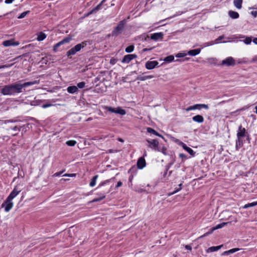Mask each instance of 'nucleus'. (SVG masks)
Listing matches in <instances>:
<instances>
[{"instance_id": "obj_1", "label": "nucleus", "mask_w": 257, "mask_h": 257, "mask_svg": "<svg viewBox=\"0 0 257 257\" xmlns=\"http://www.w3.org/2000/svg\"><path fill=\"white\" fill-rule=\"evenodd\" d=\"M37 83L36 81H32V82H25L23 84L17 82L11 84V86L12 88V91L14 93V95H15L17 93H20L23 92V89L29 86L32 85Z\"/></svg>"}, {"instance_id": "obj_2", "label": "nucleus", "mask_w": 257, "mask_h": 257, "mask_svg": "<svg viewBox=\"0 0 257 257\" xmlns=\"http://www.w3.org/2000/svg\"><path fill=\"white\" fill-rule=\"evenodd\" d=\"M125 21V20H122L120 21L117 25V26L114 28L113 30L111 32L108 36L117 37L119 35L121 34L124 28Z\"/></svg>"}, {"instance_id": "obj_3", "label": "nucleus", "mask_w": 257, "mask_h": 257, "mask_svg": "<svg viewBox=\"0 0 257 257\" xmlns=\"http://www.w3.org/2000/svg\"><path fill=\"white\" fill-rule=\"evenodd\" d=\"M175 142L177 143L178 145L181 146L183 149L187 151L192 157L195 156V152L191 148L188 147L185 143L179 140H176Z\"/></svg>"}, {"instance_id": "obj_4", "label": "nucleus", "mask_w": 257, "mask_h": 257, "mask_svg": "<svg viewBox=\"0 0 257 257\" xmlns=\"http://www.w3.org/2000/svg\"><path fill=\"white\" fill-rule=\"evenodd\" d=\"M105 109L108 111L117 114H119L122 115H123L126 113L125 110L124 109L121 108L119 107H117L115 109V108H112L111 106H106Z\"/></svg>"}, {"instance_id": "obj_5", "label": "nucleus", "mask_w": 257, "mask_h": 257, "mask_svg": "<svg viewBox=\"0 0 257 257\" xmlns=\"http://www.w3.org/2000/svg\"><path fill=\"white\" fill-rule=\"evenodd\" d=\"M146 141L149 144L148 147L150 148L152 150H154L155 151L159 150L158 148L159 147V143L157 140H147Z\"/></svg>"}, {"instance_id": "obj_6", "label": "nucleus", "mask_w": 257, "mask_h": 257, "mask_svg": "<svg viewBox=\"0 0 257 257\" xmlns=\"http://www.w3.org/2000/svg\"><path fill=\"white\" fill-rule=\"evenodd\" d=\"M13 203L12 200L7 198L6 200L2 204V207L5 208V211L6 212H9L13 207Z\"/></svg>"}, {"instance_id": "obj_7", "label": "nucleus", "mask_w": 257, "mask_h": 257, "mask_svg": "<svg viewBox=\"0 0 257 257\" xmlns=\"http://www.w3.org/2000/svg\"><path fill=\"white\" fill-rule=\"evenodd\" d=\"M221 64L223 66H233L235 65V61L233 57H228L222 61Z\"/></svg>"}, {"instance_id": "obj_8", "label": "nucleus", "mask_w": 257, "mask_h": 257, "mask_svg": "<svg viewBox=\"0 0 257 257\" xmlns=\"http://www.w3.org/2000/svg\"><path fill=\"white\" fill-rule=\"evenodd\" d=\"M1 93L4 95H14L11 84L4 86L1 89Z\"/></svg>"}, {"instance_id": "obj_9", "label": "nucleus", "mask_w": 257, "mask_h": 257, "mask_svg": "<svg viewBox=\"0 0 257 257\" xmlns=\"http://www.w3.org/2000/svg\"><path fill=\"white\" fill-rule=\"evenodd\" d=\"M247 134L246 129L244 127H242L241 125L238 126L236 134L237 138H243L246 137Z\"/></svg>"}, {"instance_id": "obj_10", "label": "nucleus", "mask_w": 257, "mask_h": 257, "mask_svg": "<svg viewBox=\"0 0 257 257\" xmlns=\"http://www.w3.org/2000/svg\"><path fill=\"white\" fill-rule=\"evenodd\" d=\"M158 64L157 61H148L146 63L145 67L148 70H152L157 67Z\"/></svg>"}, {"instance_id": "obj_11", "label": "nucleus", "mask_w": 257, "mask_h": 257, "mask_svg": "<svg viewBox=\"0 0 257 257\" xmlns=\"http://www.w3.org/2000/svg\"><path fill=\"white\" fill-rule=\"evenodd\" d=\"M164 33L163 32H158L152 34L150 35L151 39L157 41L159 40H162L164 37Z\"/></svg>"}, {"instance_id": "obj_12", "label": "nucleus", "mask_w": 257, "mask_h": 257, "mask_svg": "<svg viewBox=\"0 0 257 257\" xmlns=\"http://www.w3.org/2000/svg\"><path fill=\"white\" fill-rule=\"evenodd\" d=\"M19 44L20 43L18 41H15L14 39L6 40L3 42V45L5 47L18 46Z\"/></svg>"}, {"instance_id": "obj_13", "label": "nucleus", "mask_w": 257, "mask_h": 257, "mask_svg": "<svg viewBox=\"0 0 257 257\" xmlns=\"http://www.w3.org/2000/svg\"><path fill=\"white\" fill-rule=\"evenodd\" d=\"M106 0H102L101 3L98 4L96 7H95L94 8H93L92 10H91L90 11H89L87 14H85V16L87 17L89 16L91 14H92L93 13H96L98 10L100 9L101 5Z\"/></svg>"}, {"instance_id": "obj_14", "label": "nucleus", "mask_w": 257, "mask_h": 257, "mask_svg": "<svg viewBox=\"0 0 257 257\" xmlns=\"http://www.w3.org/2000/svg\"><path fill=\"white\" fill-rule=\"evenodd\" d=\"M146 165V163L144 157H140L137 161V167L139 169H143Z\"/></svg>"}, {"instance_id": "obj_15", "label": "nucleus", "mask_w": 257, "mask_h": 257, "mask_svg": "<svg viewBox=\"0 0 257 257\" xmlns=\"http://www.w3.org/2000/svg\"><path fill=\"white\" fill-rule=\"evenodd\" d=\"M21 190H18L17 187H15L13 190L11 192L7 197L11 200H13L20 192Z\"/></svg>"}, {"instance_id": "obj_16", "label": "nucleus", "mask_w": 257, "mask_h": 257, "mask_svg": "<svg viewBox=\"0 0 257 257\" xmlns=\"http://www.w3.org/2000/svg\"><path fill=\"white\" fill-rule=\"evenodd\" d=\"M243 138H237V139L235 141L236 150L237 151L239 150V149L243 146Z\"/></svg>"}, {"instance_id": "obj_17", "label": "nucleus", "mask_w": 257, "mask_h": 257, "mask_svg": "<svg viewBox=\"0 0 257 257\" xmlns=\"http://www.w3.org/2000/svg\"><path fill=\"white\" fill-rule=\"evenodd\" d=\"M72 40L71 37L68 36L67 37H65L63 40L59 42L58 43H56V46H58L59 47L60 46L64 44L68 43L71 40Z\"/></svg>"}, {"instance_id": "obj_18", "label": "nucleus", "mask_w": 257, "mask_h": 257, "mask_svg": "<svg viewBox=\"0 0 257 257\" xmlns=\"http://www.w3.org/2000/svg\"><path fill=\"white\" fill-rule=\"evenodd\" d=\"M192 106H193V110H195V109L200 110L202 108H204L205 109H208V108H209L208 105L207 104H196L192 105Z\"/></svg>"}, {"instance_id": "obj_19", "label": "nucleus", "mask_w": 257, "mask_h": 257, "mask_svg": "<svg viewBox=\"0 0 257 257\" xmlns=\"http://www.w3.org/2000/svg\"><path fill=\"white\" fill-rule=\"evenodd\" d=\"M192 120L194 121L198 122V123H202L204 120V118L203 117V116L198 114V115L194 116L192 117Z\"/></svg>"}, {"instance_id": "obj_20", "label": "nucleus", "mask_w": 257, "mask_h": 257, "mask_svg": "<svg viewBox=\"0 0 257 257\" xmlns=\"http://www.w3.org/2000/svg\"><path fill=\"white\" fill-rule=\"evenodd\" d=\"M67 91L70 94H74L78 91V89L76 86H70L67 87Z\"/></svg>"}, {"instance_id": "obj_21", "label": "nucleus", "mask_w": 257, "mask_h": 257, "mask_svg": "<svg viewBox=\"0 0 257 257\" xmlns=\"http://www.w3.org/2000/svg\"><path fill=\"white\" fill-rule=\"evenodd\" d=\"M86 45V42H83L81 43L78 44L76 45H75L73 47V48L75 50V52H76V53H77V52H79V51H80V50L82 48H84Z\"/></svg>"}, {"instance_id": "obj_22", "label": "nucleus", "mask_w": 257, "mask_h": 257, "mask_svg": "<svg viewBox=\"0 0 257 257\" xmlns=\"http://www.w3.org/2000/svg\"><path fill=\"white\" fill-rule=\"evenodd\" d=\"M201 52L200 49H193L188 52V54L190 56H195L198 55Z\"/></svg>"}, {"instance_id": "obj_23", "label": "nucleus", "mask_w": 257, "mask_h": 257, "mask_svg": "<svg viewBox=\"0 0 257 257\" xmlns=\"http://www.w3.org/2000/svg\"><path fill=\"white\" fill-rule=\"evenodd\" d=\"M147 132L150 134H152L156 136H158L164 139V137L162 135L159 134L157 132H156L154 129L151 127H147Z\"/></svg>"}, {"instance_id": "obj_24", "label": "nucleus", "mask_w": 257, "mask_h": 257, "mask_svg": "<svg viewBox=\"0 0 257 257\" xmlns=\"http://www.w3.org/2000/svg\"><path fill=\"white\" fill-rule=\"evenodd\" d=\"M240 249L239 248H232L231 249H229L228 250H226V251H224L223 253H222V255H228L231 253H234L236 251H237L238 250H239Z\"/></svg>"}, {"instance_id": "obj_25", "label": "nucleus", "mask_w": 257, "mask_h": 257, "mask_svg": "<svg viewBox=\"0 0 257 257\" xmlns=\"http://www.w3.org/2000/svg\"><path fill=\"white\" fill-rule=\"evenodd\" d=\"M132 60V57L130 54H127L125 55L122 60L121 62L122 63H129Z\"/></svg>"}, {"instance_id": "obj_26", "label": "nucleus", "mask_w": 257, "mask_h": 257, "mask_svg": "<svg viewBox=\"0 0 257 257\" xmlns=\"http://www.w3.org/2000/svg\"><path fill=\"white\" fill-rule=\"evenodd\" d=\"M153 78V75L141 76L139 75L137 77V80L140 81H145L147 79H152Z\"/></svg>"}, {"instance_id": "obj_27", "label": "nucleus", "mask_w": 257, "mask_h": 257, "mask_svg": "<svg viewBox=\"0 0 257 257\" xmlns=\"http://www.w3.org/2000/svg\"><path fill=\"white\" fill-rule=\"evenodd\" d=\"M228 15L230 18L232 19H237L239 18V14L237 12L232 11H229L228 12Z\"/></svg>"}, {"instance_id": "obj_28", "label": "nucleus", "mask_w": 257, "mask_h": 257, "mask_svg": "<svg viewBox=\"0 0 257 257\" xmlns=\"http://www.w3.org/2000/svg\"><path fill=\"white\" fill-rule=\"evenodd\" d=\"M222 246V245H218V246H216L210 247L207 249V252H212L217 251L219 249H220Z\"/></svg>"}, {"instance_id": "obj_29", "label": "nucleus", "mask_w": 257, "mask_h": 257, "mask_svg": "<svg viewBox=\"0 0 257 257\" xmlns=\"http://www.w3.org/2000/svg\"><path fill=\"white\" fill-rule=\"evenodd\" d=\"M242 0H234L233 1L234 6L238 9H240L242 7Z\"/></svg>"}, {"instance_id": "obj_30", "label": "nucleus", "mask_w": 257, "mask_h": 257, "mask_svg": "<svg viewBox=\"0 0 257 257\" xmlns=\"http://www.w3.org/2000/svg\"><path fill=\"white\" fill-rule=\"evenodd\" d=\"M100 197L94 198L92 201H91L90 202L92 203V202H98V201L102 200L105 197V193H100Z\"/></svg>"}, {"instance_id": "obj_31", "label": "nucleus", "mask_w": 257, "mask_h": 257, "mask_svg": "<svg viewBox=\"0 0 257 257\" xmlns=\"http://www.w3.org/2000/svg\"><path fill=\"white\" fill-rule=\"evenodd\" d=\"M98 177V175H95L93 177L89 183V186L90 187H94L96 185V180Z\"/></svg>"}, {"instance_id": "obj_32", "label": "nucleus", "mask_w": 257, "mask_h": 257, "mask_svg": "<svg viewBox=\"0 0 257 257\" xmlns=\"http://www.w3.org/2000/svg\"><path fill=\"white\" fill-rule=\"evenodd\" d=\"M46 38V35L41 32L38 34L37 39L38 41H41L44 40Z\"/></svg>"}, {"instance_id": "obj_33", "label": "nucleus", "mask_w": 257, "mask_h": 257, "mask_svg": "<svg viewBox=\"0 0 257 257\" xmlns=\"http://www.w3.org/2000/svg\"><path fill=\"white\" fill-rule=\"evenodd\" d=\"M158 149H159V150H157V152H160L162 153L164 155H168V154L167 153V149L164 146H163L162 147H161L159 146Z\"/></svg>"}, {"instance_id": "obj_34", "label": "nucleus", "mask_w": 257, "mask_h": 257, "mask_svg": "<svg viewBox=\"0 0 257 257\" xmlns=\"http://www.w3.org/2000/svg\"><path fill=\"white\" fill-rule=\"evenodd\" d=\"M256 205H257V201L246 204L242 207V208L244 209H246L249 207L255 206Z\"/></svg>"}, {"instance_id": "obj_35", "label": "nucleus", "mask_w": 257, "mask_h": 257, "mask_svg": "<svg viewBox=\"0 0 257 257\" xmlns=\"http://www.w3.org/2000/svg\"><path fill=\"white\" fill-rule=\"evenodd\" d=\"M227 223L228 222H222L220 224H218L213 227V230H216L219 228H221L223 227H224L225 225H226Z\"/></svg>"}, {"instance_id": "obj_36", "label": "nucleus", "mask_w": 257, "mask_h": 257, "mask_svg": "<svg viewBox=\"0 0 257 257\" xmlns=\"http://www.w3.org/2000/svg\"><path fill=\"white\" fill-rule=\"evenodd\" d=\"M174 60V56L173 55H169L166 57H165L164 60L165 62L170 63L172 62Z\"/></svg>"}, {"instance_id": "obj_37", "label": "nucleus", "mask_w": 257, "mask_h": 257, "mask_svg": "<svg viewBox=\"0 0 257 257\" xmlns=\"http://www.w3.org/2000/svg\"><path fill=\"white\" fill-rule=\"evenodd\" d=\"M134 48H135L134 46L133 45H131L128 46V47H127L125 49V52L128 53H131L134 51Z\"/></svg>"}, {"instance_id": "obj_38", "label": "nucleus", "mask_w": 257, "mask_h": 257, "mask_svg": "<svg viewBox=\"0 0 257 257\" xmlns=\"http://www.w3.org/2000/svg\"><path fill=\"white\" fill-rule=\"evenodd\" d=\"M76 53V52H75V50H74V49L73 48H72L71 49H70L69 50H68L67 52H66V55L69 57V56H71V55H75V54Z\"/></svg>"}, {"instance_id": "obj_39", "label": "nucleus", "mask_w": 257, "mask_h": 257, "mask_svg": "<svg viewBox=\"0 0 257 257\" xmlns=\"http://www.w3.org/2000/svg\"><path fill=\"white\" fill-rule=\"evenodd\" d=\"M77 142L74 140H69L66 142V144L68 146H74L76 144Z\"/></svg>"}, {"instance_id": "obj_40", "label": "nucleus", "mask_w": 257, "mask_h": 257, "mask_svg": "<svg viewBox=\"0 0 257 257\" xmlns=\"http://www.w3.org/2000/svg\"><path fill=\"white\" fill-rule=\"evenodd\" d=\"M110 180L111 179H108V180H106L103 182H101L98 186V187H97L96 189H98L100 187H101V186H104L107 184H108L110 182Z\"/></svg>"}, {"instance_id": "obj_41", "label": "nucleus", "mask_w": 257, "mask_h": 257, "mask_svg": "<svg viewBox=\"0 0 257 257\" xmlns=\"http://www.w3.org/2000/svg\"><path fill=\"white\" fill-rule=\"evenodd\" d=\"M29 12H30V11H26V12H24L22 13L21 15H20L18 17V18L19 19L24 18V17H25L26 16V15L28 13H29Z\"/></svg>"}, {"instance_id": "obj_42", "label": "nucleus", "mask_w": 257, "mask_h": 257, "mask_svg": "<svg viewBox=\"0 0 257 257\" xmlns=\"http://www.w3.org/2000/svg\"><path fill=\"white\" fill-rule=\"evenodd\" d=\"M179 156L180 158L182 159V162H184L186 160H187L188 159L187 156L185 154H184L182 153L180 154L179 155Z\"/></svg>"}, {"instance_id": "obj_43", "label": "nucleus", "mask_w": 257, "mask_h": 257, "mask_svg": "<svg viewBox=\"0 0 257 257\" xmlns=\"http://www.w3.org/2000/svg\"><path fill=\"white\" fill-rule=\"evenodd\" d=\"M244 43L246 45H249L251 42V37H246V38L243 40Z\"/></svg>"}, {"instance_id": "obj_44", "label": "nucleus", "mask_w": 257, "mask_h": 257, "mask_svg": "<svg viewBox=\"0 0 257 257\" xmlns=\"http://www.w3.org/2000/svg\"><path fill=\"white\" fill-rule=\"evenodd\" d=\"M85 83L84 82H80L77 85L78 88H83L85 87Z\"/></svg>"}, {"instance_id": "obj_45", "label": "nucleus", "mask_w": 257, "mask_h": 257, "mask_svg": "<svg viewBox=\"0 0 257 257\" xmlns=\"http://www.w3.org/2000/svg\"><path fill=\"white\" fill-rule=\"evenodd\" d=\"M215 230H213V227L211 228L209 231H208V232H207L206 233H204V235H203L202 236H201V237H204V236H206L207 235H208L209 234H211L213 231H214Z\"/></svg>"}, {"instance_id": "obj_46", "label": "nucleus", "mask_w": 257, "mask_h": 257, "mask_svg": "<svg viewBox=\"0 0 257 257\" xmlns=\"http://www.w3.org/2000/svg\"><path fill=\"white\" fill-rule=\"evenodd\" d=\"M186 55V53H179L176 55V57L177 58H182L184 57Z\"/></svg>"}, {"instance_id": "obj_47", "label": "nucleus", "mask_w": 257, "mask_h": 257, "mask_svg": "<svg viewBox=\"0 0 257 257\" xmlns=\"http://www.w3.org/2000/svg\"><path fill=\"white\" fill-rule=\"evenodd\" d=\"M154 48V47H151L150 48H144L141 51V53H143L146 52L147 51H150L152 50H153Z\"/></svg>"}, {"instance_id": "obj_48", "label": "nucleus", "mask_w": 257, "mask_h": 257, "mask_svg": "<svg viewBox=\"0 0 257 257\" xmlns=\"http://www.w3.org/2000/svg\"><path fill=\"white\" fill-rule=\"evenodd\" d=\"M53 104H51V103H46V104H43L42 105V107L44 108H47V107H50L51 106H52Z\"/></svg>"}, {"instance_id": "obj_49", "label": "nucleus", "mask_w": 257, "mask_h": 257, "mask_svg": "<svg viewBox=\"0 0 257 257\" xmlns=\"http://www.w3.org/2000/svg\"><path fill=\"white\" fill-rule=\"evenodd\" d=\"M64 171H65V170H63V171L59 172H56L53 175V176H55V177L60 176Z\"/></svg>"}, {"instance_id": "obj_50", "label": "nucleus", "mask_w": 257, "mask_h": 257, "mask_svg": "<svg viewBox=\"0 0 257 257\" xmlns=\"http://www.w3.org/2000/svg\"><path fill=\"white\" fill-rule=\"evenodd\" d=\"M223 38L224 36L223 35L219 36L217 39L215 40V43H218L220 41H221Z\"/></svg>"}, {"instance_id": "obj_51", "label": "nucleus", "mask_w": 257, "mask_h": 257, "mask_svg": "<svg viewBox=\"0 0 257 257\" xmlns=\"http://www.w3.org/2000/svg\"><path fill=\"white\" fill-rule=\"evenodd\" d=\"M182 189V187H178V188H176L175 189V190L171 193V194H174L178 192H179V191H180Z\"/></svg>"}, {"instance_id": "obj_52", "label": "nucleus", "mask_w": 257, "mask_h": 257, "mask_svg": "<svg viewBox=\"0 0 257 257\" xmlns=\"http://www.w3.org/2000/svg\"><path fill=\"white\" fill-rule=\"evenodd\" d=\"M12 65H13V64L0 65V69L8 68V67L12 66Z\"/></svg>"}, {"instance_id": "obj_53", "label": "nucleus", "mask_w": 257, "mask_h": 257, "mask_svg": "<svg viewBox=\"0 0 257 257\" xmlns=\"http://www.w3.org/2000/svg\"><path fill=\"white\" fill-rule=\"evenodd\" d=\"M11 128L12 130L15 131H17V130H18V131H19L20 132V131H21V127H18V126H14V127H11Z\"/></svg>"}, {"instance_id": "obj_54", "label": "nucleus", "mask_w": 257, "mask_h": 257, "mask_svg": "<svg viewBox=\"0 0 257 257\" xmlns=\"http://www.w3.org/2000/svg\"><path fill=\"white\" fill-rule=\"evenodd\" d=\"M76 176V174H65L63 175V176H68V177H75Z\"/></svg>"}, {"instance_id": "obj_55", "label": "nucleus", "mask_w": 257, "mask_h": 257, "mask_svg": "<svg viewBox=\"0 0 257 257\" xmlns=\"http://www.w3.org/2000/svg\"><path fill=\"white\" fill-rule=\"evenodd\" d=\"M251 14L254 18H256L257 16V11H252Z\"/></svg>"}, {"instance_id": "obj_56", "label": "nucleus", "mask_w": 257, "mask_h": 257, "mask_svg": "<svg viewBox=\"0 0 257 257\" xmlns=\"http://www.w3.org/2000/svg\"><path fill=\"white\" fill-rule=\"evenodd\" d=\"M122 185V183L121 181H118L117 183V184L115 186V188H118L120 186H121Z\"/></svg>"}, {"instance_id": "obj_57", "label": "nucleus", "mask_w": 257, "mask_h": 257, "mask_svg": "<svg viewBox=\"0 0 257 257\" xmlns=\"http://www.w3.org/2000/svg\"><path fill=\"white\" fill-rule=\"evenodd\" d=\"M116 63V60L115 59H111L110 60V63L112 65L115 64Z\"/></svg>"}, {"instance_id": "obj_58", "label": "nucleus", "mask_w": 257, "mask_h": 257, "mask_svg": "<svg viewBox=\"0 0 257 257\" xmlns=\"http://www.w3.org/2000/svg\"><path fill=\"white\" fill-rule=\"evenodd\" d=\"M245 137H246V140L248 142V143H250V137H249V135L248 134H247Z\"/></svg>"}, {"instance_id": "obj_59", "label": "nucleus", "mask_w": 257, "mask_h": 257, "mask_svg": "<svg viewBox=\"0 0 257 257\" xmlns=\"http://www.w3.org/2000/svg\"><path fill=\"white\" fill-rule=\"evenodd\" d=\"M58 46H56V45L55 44L53 46V51L54 52H57V49H58Z\"/></svg>"}, {"instance_id": "obj_60", "label": "nucleus", "mask_w": 257, "mask_h": 257, "mask_svg": "<svg viewBox=\"0 0 257 257\" xmlns=\"http://www.w3.org/2000/svg\"><path fill=\"white\" fill-rule=\"evenodd\" d=\"M192 110H193L192 105V106H189V107H188L187 108H186V111H189Z\"/></svg>"}, {"instance_id": "obj_61", "label": "nucleus", "mask_w": 257, "mask_h": 257, "mask_svg": "<svg viewBox=\"0 0 257 257\" xmlns=\"http://www.w3.org/2000/svg\"><path fill=\"white\" fill-rule=\"evenodd\" d=\"M185 247L187 250H191L192 249V247L189 245H186Z\"/></svg>"}, {"instance_id": "obj_62", "label": "nucleus", "mask_w": 257, "mask_h": 257, "mask_svg": "<svg viewBox=\"0 0 257 257\" xmlns=\"http://www.w3.org/2000/svg\"><path fill=\"white\" fill-rule=\"evenodd\" d=\"M130 55H131L132 60L135 58H136L137 57V55L136 54H130Z\"/></svg>"}, {"instance_id": "obj_63", "label": "nucleus", "mask_w": 257, "mask_h": 257, "mask_svg": "<svg viewBox=\"0 0 257 257\" xmlns=\"http://www.w3.org/2000/svg\"><path fill=\"white\" fill-rule=\"evenodd\" d=\"M253 43H254L255 44L257 45V38H255L252 40Z\"/></svg>"}, {"instance_id": "obj_64", "label": "nucleus", "mask_w": 257, "mask_h": 257, "mask_svg": "<svg viewBox=\"0 0 257 257\" xmlns=\"http://www.w3.org/2000/svg\"><path fill=\"white\" fill-rule=\"evenodd\" d=\"M16 120H14L13 119H10V120H7V122H16Z\"/></svg>"}]
</instances>
